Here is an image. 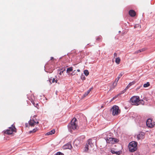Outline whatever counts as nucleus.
I'll return each instance as SVG.
<instances>
[{"label": "nucleus", "instance_id": "obj_1", "mask_svg": "<svg viewBox=\"0 0 155 155\" xmlns=\"http://www.w3.org/2000/svg\"><path fill=\"white\" fill-rule=\"evenodd\" d=\"M140 97L138 96H134L132 97L130 99V102L133 105H138L141 104L143 105L144 104V101L143 100H140Z\"/></svg>", "mask_w": 155, "mask_h": 155}, {"label": "nucleus", "instance_id": "obj_2", "mask_svg": "<svg viewBox=\"0 0 155 155\" xmlns=\"http://www.w3.org/2000/svg\"><path fill=\"white\" fill-rule=\"evenodd\" d=\"M137 142L132 141L129 143L128 148L129 151L131 152H134L137 150Z\"/></svg>", "mask_w": 155, "mask_h": 155}, {"label": "nucleus", "instance_id": "obj_3", "mask_svg": "<svg viewBox=\"0 0 155 155\" xmlns=\"http://www.w3.org/2000/svg\"><path fill=\"white\" fill-rule=\"evenodd\" d=\"M77 120L76 118H73L71 121V123L69 124L68 126V128L74 130L76 129L78 127Z\"/></svg>", "mask_w": 155, "mask_h": 155}, {"label": "nucleus", "instance_id": "obj_4", "mask_svg": "<svg viewBox=\"0 0 155 155\" xmlns=\"http://www.w3.org/2000/svg\"><path fill=\"white\" fill-rule=\"evenodd\" d=\"M111 110L112 111L113 115L114 116L117 115L120 113L119 107L116 105L114 106L111 108Z\"/></svg>", "mask_w": 155, "mask_h": 155}, {"label": "nucleus", "instance_id": "obj_5", "mask_svg": "<svg viewBox=\"0 0 155 155\" xmlns=\"http://www.w3.org/2000/svg\"><path fill=\"white\" fill-rule=\"evenodd\" d=\"M16 129L14 125H12L11 127L9 128V129L6 130L5 132V133L7 134H12L13 133V132H16Z\"/></svg>", "mask_w": 155, "mask_h": 155}, {"label": "nucleus", "instance_id": "obj_6", "mask_svg": "<svg viewBox=\"0 0 155 155\" xmlns=\"http://www.w3.org/2000/svg\"><path fill=\"white\" fill-rule=\"evenodd\" d=\"M92 140L91 139H89L85 147V151H87L90 148H92L94 146L93 144L92 143Z\"/></svg>", "mask_w": 155, "mask_h": 155}, {"label": "nucleus", "instance_id": "obj_7", "mask_svg": "<svg viewBox=\"0 0 155 155\" xmlns=\"http://www.w3.org/2000/svg\"><path fill=\"white\" fill-rule=\"evenodd\" d=\"M146 124L147 127H152L155 125L154 122L152 120L149 119L146 121Z\"/></svg>", "mask_w": 155, "mask_h": 155}, {"label": "nucleus", "instance_id": "obj_8", "mask_svg": "<svg viewBox=\"0 0 155 155\" xmlns=\"http://www.w3.org/2000/svg\"><path fill=\"white\" fill-rule=\"evenodd\" d=\"M106 141L107 143H114L118 142V140L117 139L113 138L110 137L109 138H107Z\"/></svg>", "mask_w": 155, "mask_h": 155}, {"label": "nucleus", "instance_id": "obj_9", "mask_svg": "<svg viewBox=\"0 0 155 155\" xmlns=\"http://www.w3.org/2000/svg\"><path fill=\"white\" fill-rule=\"evenodd\" d=\"M72 147L71 144L70 143H67L63 147V148L64 149H71Z\"/></svg>", "mask_w": 155, "mask_h": 155}, {"label": "nucleus", "instance_id": "obj_10", "mask_svg": "<svg viewBox=\"0 0 155 155\" xmlns=\"http://www.w3.org/2000/svg\"><path fill=\"white\" fill-rule=\"evenodd\" d=\"M145 134L144 133L141 132L137 136L138 139L141 140L144 138Z\"/></svg>", "mask_w": 155, "mask_h": 155}, {"label": "nucleus", "instance_id": "obj_11", "mask_svg": "<svg viewBox=\"0 0 155 155\" xmlns=\"http://www.w3.org/2000/svg\"><path fill=\"white\" fill-rule=\"evenodd\" d=\"M36 122L34 120L31 119L29 121L28 123L29 125L31 126H34L36 124Z\"/></svg>", "mask_w": 155, "mask_h": 155}, {"label": "nucleus", "instance_id": "obj_12", "mask_svg": "<svg viewBox=\"0 0 155 155\" xmlns=\"http://www.w3.org/2000/svg\"><path fill=\"white\" fill-rule=\"evenodd\" d=\"M129 13V15L131 17H134L136 15L135 12L132 10H130Z\"/></svg>", "mask_w": 155, "mask_h": 155}, {"label": "nucleus", "instance_id": "obj_13", "mask_svg": "<svg viewBox=\"0 0 155 155\" xmlns=\"http://www.w3.org/2000/svg\"><path fill=\"white\" fill-rule=\"evenodd\" d=\"M49 81L51 84L52 83H54V82L57 83L58 81V80L57 79H55L54 78H51L49 80Z\"/></svg>", "mask_w": 155, "mask_h": 155}, {"label": "nucleus", "instance_id": "obj_14", "mask_svg": "<svg viewBox=\"0 0 155 155\" xmlns=\"http://www.w3.org/2000/svg\"><path fill=\"white\" fill-rule=\"evenodd\" d=\"M80 141L79 140L77 139L75 140L74 142V144L76 146H78L80 143Z\"/></svg>", "mask_w": 155, "mask_h": 155}, {"label": "nucleus", "instance_id": "obj_15", "mask_svg": "<svg viewBox=\"0 0 155 155\" xmlns=\"http://www.w3.org/2000/svg\"><path fill=\"white\" fill-rule=\"evenodd\" d=\"M55 132V130H54L53 129V130H52L50 131L47 132L46 133V134L47 135H52V134H54Z\"/></svg>", "mask_w": 155, "mask_h": 155}, {"label": "nucleus", "instance_id": "obj_16", "mask_svg": "<svg viewBox=\"0 0 155 155\" xmlns=\"http://www.w3.org/2000/svg\"><path fill=\"white\" fill-rule=\"evenodd\" d=\"M136 82L135 81H134L131 82H130L127 86V87H126V88H129L131 86L134 84Z\"/></svg>", "mask_w": 155, "mask_h": 155}, {"label": "nucleus", "instance_id": "obj_17", "mask_svg": "<svg viewBox=\"0 0 155 155\" xmlns=\"http://www.w3.org/2000/svg\"><path fill=\"white\" fill-rule=\"evenodd\" d=\"M118 81L116 79L115 80L114 82L113 83V87L114 88L117 85Z\"/></svg>", "mask_w": 155, "mask_h": 155}, {"label": "nucleus", "instance_id": "obj_18", "mask_svg": "<svg viewBox=\"0 0 155 155\" xmlns=\"http://www.w3.org/2000/svg\"><path fill=\"white\" fill-rule=\"evenodd\" d=\"M120 61V59L119 57L117 58L116 59L115 62L117 64H119Z\"/></svg>", "mask_w": 155, "mask_h": 155}, {"label": "nucleus", "instance_id": "obj_19", "mask_svg": "<svg viewBox=\"0 0 155 155\" xmlns=\"http://www.w3.org/2000/svg\"><path fill=\"white\" fill-rule=\"evenodd\" d=\"M102 39V36H100L97 37L96 38V40L98 41H101Z\"/></svg>", "mask_w": 155, "mask_h": 155}, {"label": "nucleus", "instance_id": "obj_20", "mask_svg": "<svg viewBox=\"0 0 155 155\" xmlns=\"http://www.w3.org/2000/svg\"><path fill=\"white\" fill-rule=\"evenodd\" d=\"M38 130V129L37 128H35L33 129L32 130L30 131H29V133L30 134L32 133H35Z\"/></svg>", "mask_w": 155, "mask_h": 155}, {"label": "nucleus", "instance_id": "obj_21", "mask_svg": "<svg viewBox=\"0 0 155 155\" xmlns=\"http://www.w3.org/2000/svg\"><path fill=\"white\" fill-rule=\"evenodd\" d=\"M150 85V83L149 82H147L146 83L144 84L143 86L144 87H146L149 86Z\"/></svg>", "mask_w": 155, "mask_h": 155}, {"label": "nucleus", "instance_id": "obj_22", "mask_svg": "<svg viewBox=\"0 0 155 155\" xmlns=\"http://www.w3.org/2000/svg\"><path fill=\"white\" fill-rule=\"evenodd\" d=\"M84 73L86 76H87L89 75V72L88 70H85L84 71Z\"/></svg>", "mask_w": 155, "mask_h": 155}, {"label": "nucleus", "instance_id": "obj_23", "mask_svg": "<svg viewBox=\"0 0 155 155\" xmlns=\"http://www.w3.org/2000/svg\"><path fill=\"white\" fill-rule=\"evenodd\" d=\"M73 71V68L72 67H70L67 68V71L68 72H71Z\"/></svg>", "mask_w": 155, "mask_h": 155}, {"label": "nucleus", "instance_id": "obj_24", "mask_svg": "<svg viewBox=\"0 0 155 155\" xmlns=\"http://www.w3.org/2000/svg\"><path fill=\"white\" fill-rule=\"evenodd\" d=\"M134 28H138V27H139L140 28H141V26L140 25L138 24H136L134 26Z\"/></svg>", "mask_w": 155, "mask_h": 155}, {"label": "nucleus", "instance_id": "obj_25", "mask_svg": "<svg viewBox=\"0 0 155 155\" xmlns=\"http://www.w3.org/2000/svg\"><path fill=\"white\" fill-rule=\"evenodd\" d=\"M122 74H120L118 77L116 79L117 80H119V79L122 76Z\"/></svg>", "mask_w": 155, "mask_h": 155}, {"label": "nucleus", "instance_id": "obj_26", "mask_svg": "<svg viewBox=\"0 0 155 155\" xmlns=\"http://www.w3.org/2000/svg\"><path fill=\"white\" fill-rule=\"evenodd\" d=\"M88 94L86 92L83 95V98L85 97L86 96H87L88 95Z\"/></svg>", "mask_w": 155, "mask_h": 155}, {"label": "nucleus", "instance_id": "obj_27", "mask_svg": "<svg viewBox=\"0 0 155 155\" xmlns=\"http://www.w3.org/2000/svg\"><path fill=\"white\" fill-rule=\"evenodd\" d=\"M145 49L144 48H142V49H141L139 50V51H140V53L141 52L144 51H145Z\"/></svg>", "mask_w": 155, "mask_h": 155}, {"label": "nucleus", "instance_id": "obj_28", "mask_svg": "<svg viewBox=\"0 0 155 155\" xmlns=\"http://www.w3.org/2000/svg\"><path fill=\"white\" fill-rule=\"evenodd\" d=\"M140 53V51L139 50H137L134 53V54H137Z\"/></svg>", "mask_w": 155, "mask_h": 155}, {"label": "nucleus", "instance_id": "obj_29", "mask_svg": "<svg viewBox=\"0 0 155 155\" xmlns=\"http://www.w3.org/2000/svg\"><path fill=\"white\" fill-rule=\"evenodd\" d=\"M91 88L90 89H89L87 91V92L88 94L90 93V92H91Z\"/></svg>", "mask_w": 155, "mask_h": 155}, {"label": "nucleus", "instance_id": "obj_30", "mask_svg": "<svg viewBox=\"0 0 155 155\" xmlns=\"http://www.w3.org/2000/svg\"><path fill=\"white\" fill-rule=\"evenodd\" d=\"M116 153V154H117L118 155H119L120 154V151H118L116 152V153Z\"/></svg>", "mask_w": 155, "mask_h": 155}, {"label": "nucleus", "instance_id": "obj_31", "mask_svg": "<svg viewBox=\"0 0 155 155\" xmlns=\"http://www.w3.org/2000/svg\"><path fill=\"white\" fill-rule=\"evenodd\" d=\"M114 57H116L117 56V54L116 53H114Z\"/></svg>", "mask_w": 155, "mask_h": 155}, {"label": "nucleus", "instance_id": "obj_32", "mask_svg": "<svg viewBox=\"0 0 155 155\" xmlns=\"http://www.w3.org/2000/svg\"><path fill=\"white\" fill-rule=\"evenodd\" d=\"M111 152L112 153H116V152L115 151H114V150H111Z\"/></svg>", "mask_w": 155, "mask_h": 155}, {"label": "nucleus", "instance_id": "obj_33", "mask_svg": "<svg viewBox=\"0 0 155 155\" xmlns=\"http://www.w3.org/2000/svg\"><path fill=\"white\" fill-rule=\"evenodd\" d=\"M117 97H113V98L112 99L111 101H113L114 100L115 98H116Z\"/></svg>", "mask_w": 155, "mask_h": 155}, {"label": "nucleus", "instance_id": "obj_34", "mask_svg": "<svg viewBox=\"0 0 155 155\" xmlns=\"http://www.w3.org/2000/svg\"><path fill=\"white\" fill-rule=\"evenodd\" d=\"M82 79L83 80H84L85 79V78L84 76L82 78Z\"/></svg>", "mask_w": 155, "mask_h": 155}, {"label": "nucleus", "instance_id": "obj_35", "mask_svg": "<svg viewBox=\"0 0 155 155\" xmlns=\"http://www.w3.org/2000/svg\"><path fill=\"white\" fill-rule=\"evenodd\" d=\"M53 59H54V58L53 57H51V60H52Z\"/></svg>", "mask_w": 155, "mask_h": 155}, {"label": "nucleus", "instance_id": "obj_36", "mask_svg": "<svg viewBox=\"0 0 155 155\" xmlns=\"http://www.w3.org/2000/svg\"><path fill=\"white\" fill-rule=\"evenodd\" d=\"M63 73V71H61V72H60V75H61V73Z\"/></svg>", "mask_w": 155, "mask_h": 155}, {"label": "nucleus", "instance_id": "obj_37", "mask_svg": "<svg viewBox=\"0 0 155 155\" xmlns=\"http://www.w3.org/2000/svg\"><path fill=\"white\" fill-rule=\"evenodd\" d=\"M77 71L78 72L80 71V70L79 69H78Z\"/></svg>", "mask_w": 155, "mask_h": 155}, {"label": "nucleus", "instance_id": "obj_38", "mask_svg": "<svg viewBox=\"0 0 155 155\" xmlns=\"http://www.w3.org/2000/svg\"><path fill=\"white\" fill-rule=\"evenodd\" d=\"M39 123V122L38 121H37L36 124H38Z\"/></svg>", "mask_w": 155, "mask_h": 155}, {"label": "nucleus", "instance_id": "obj_39", "mask_svg": "<svg viewBox=\"0 0 155 155\" xmlns=\"http://www.w3.org/2000/svg\"><path fill=\"white\" fill-rule=\"evenodd\" d=\"M139 89V88H137L136 90H138V89Z\"/></svg>", "mask_w": 155, "mask_h": 155}, {"label": "nucleus", "instance_id": "obj_40", "mask_svg": "<svg viewBox=\"0 0 155 155\" xmlns=\"http://www.w3.org/2000/svg\"><path fill=\"white\" fill-rule=\"evenodd\" d=\"M103 107V106H101V107H102H102Z\"/></svg>", "mask_w": 155, "mask_h": 155}]
</instances>
